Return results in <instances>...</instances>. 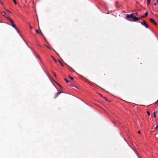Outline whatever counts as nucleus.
I'll return each instance as SVG.
<instances>
[{
  "label": "nucleus",
  "instance_id": "f257e3e1",
  "mask_svg": "<svg viewBox=\"0 0 158 158\" xmlns=\"http://www.w3.org/2000/svg\"><path fill=\"white\" fill-rule=\"evenodd\" d=\"M126 18H132L134 21H136L137 20H139L141 19L143 17H141L139 18H137L133 14H131L130 15L127 14L126 15Z\"/></svg>",
  "mask_w": 158,
  "mask_h": 158
},
{
  "label": "nucleus",
  "instance_id": "f03ea898",
  "mask_svg": "<svg viewBox=\"0 0 158 158\" xmlns=\"http://www.w3.org/2000/svg\"><path fill=\"white\" fill-rule=\"evenodd\" d=\"M7 20H9L12 24V26L18 32L19 31V30L17 29V27H16L14 23V22L12 20V19H11V18H10V17H7Z\"/></svg>",
  "mask_w": 158,
  "mask_h": 158
},
{
  "label": "nucleus",
  "instance_id": "7ed1b4c3",
  "mask_svg": "<svg viewBox=\"0 0 158 158\" xmlns=\"http://www.w3.org/2000/svg\"><path fill=\"white\" fill-rule=\"evenodd\" d=\"M140 23L141 24L144 26L146 28H149V26L147 24L146 22L143 20V22H141Z\"/></svg>",
  "mask_w": 158,
  "mask_h": 158
},
{
  "label": "nucleus",
  "instance_id": "20e7f679",
  "mask_svg": "<svg viewBox=\"0 0 158 158\" xmlns=\"http://www.w3.org/2000/svg\"><path fill=\"white\" fill-rule=\"evenodd\" d=\"M64 80L65 81L67 82V83H70V84H69V85L71 86H72V87H75L76 88H77V87L74 86V85H72L71 83V81H68V80H67L66 78H65L64 79Z\"/></svg>",
  "mask_w": 158,
  "mask_h": 158
},
{
  "label": "nucleus",
  "instance_id": "39448f33",
  "mask_svg": "<svg viewBox=\"0 0 158 158\" xmlns=\"http://www.w3.org/2000/svg\"><path fill=\"white\" fill-rule=\"evenodd\" d=\"M150 21L151 23H154L155 25H157V23H156V22L155 21V20L153 19H152V18H150Z\"/></svg>",
  "mask_w": 158,
  "mask_h": 158
},
{
  "label": "nucleus",
  "instance_id": "423d86ee",
  "mask_svg": "<svg viewBox=\"0 0 158 158\" xmlns=\"http://www.w3.org/2000/svg\"><path fill=\"white\" fill-rule=\"evenodd\" d=\"M35 31L37 33L40 34L43 36V37L45 38V37H44V35L42 33V32H41V31H39L38 30H36Z\"/></svg>",
  "mask_w": 158,
  "mask_h": 158
},
{
  "label": "nucleus",
  "instance_id": "0eeeda50",
  "mask_svg": "<svg viewBox=\"0 0 158 158\" xmlns=\"http://www.w3.org/2000/svg\"><path fill=\"white\" fill-rule=\"evenodd\" d=\"M2 14L7 19V17H9L7 15H6V13L4 12H2Z\"/></svg>",
  "mask_w": 158,
  "mask_h": 158
},
{
  "label": "nucleus",
  "instance_id": "6e6552de",
  "mask_svg": "<svg viewBox=\"0 0 158 158\" xmlns=\"http://www.w3.org/2000/svg\"><path fill=\"white\" fill-rule=\"evenodd\" d=\"M148 15V12H147L145 13V16H142V17H145L147 16Z\"/></svg>",
  "mask_w": 158,
  "mask_h": 158
},
{
  "label": "nucleus",
  "instance_id": "1a4fd4ad",
  "mask_svg": "<svg viewBox=\"0 0 158 158\" xmlns=\"http://www.w3.org/2000/svg\"><path fill=\"white\" fill-rule=\"evenodd\" d=\"M153 115H154V117L155 118H156V113L155 111L153 113Z\"/></svg>",
  "mask_w": 158,
  "mask_h": 158
},
{
  "label": "nucleus",
  "instance_id": "9d476101",
  "mask_svg": "<svg viewBox=\"0 0 158 158\" xmlns=\"http://www.w3.org/2000/svg\"><path fill=\"white\" fill-rule=\"evenodd\" d=\"M58 61L61 64V65L62 66H63V64L62 63V62L60 61V60H58Z\"/></svg>",
  "mask_w": 158,
  "mask_h": 158
},
{
  "label": "nucleus",
  "instance_id": "9b49d317",
  "mask_svg": "<svg viewBox=\"0 0 158 158\" xmlns=\"http://www.w3.org/2000/svg\"><path fill=\"white\" fill-rule=\"evenodd\" d=\"M147 1L148 4L149 5L150 2L151 0H147Z\"/></svg>",
  "mask_w": 158,
  "mask_h": 158
},
{
  "label": "nucleus",
  "instance_id": "f8f14e48",
  "mask_svg": "<svg viewBox=\"0 0 158 158\" xmlns=\"http://www.w3.org/2000/svg\"><path fill=\"white\" fill-rule=\"evenodd\" d=\"M69 77L70 79L72 80H73L74 79V78H73L71 77V76H69Z\"/></svg>",
  "mask_w": 158,
  "mask_h": 158
},
{
  "label": "nucleus",
  "instance_id": "ddd939ff",
  "mask_svg": "<svg viewBox=\"0 0 158 158\" xmlns=\"http://www.w3.org/2000/svg\"><path fill=\"white\" fill-rule=\"evenodd\" d=\"M13 1L15 5H16L17 4V2L16 0H13Z\"/></svg>",
  "mask_w": 158,
  "mask_h": 158
},
{
  "label": "nucleus",
  "instance_id": "4468645a",
  "mask_svg": "<svg viewBox=\"0 0 158 158\" xmlns=\"http://www.w3.org/2000/svg\"><path fill=\"white\" fill-rule=\"evenodd\" d=\"M147 113L148 114V116H149L150 115V112L149 111H147Z\"/></svg>",
  "mask_w": 158,
  "mask_h": 158
},
{
  "label": "nucleus",
  "instance_id": "2eb2a0df",
  "mask_svg": "<svg viewBox=\"0 0 158 158\" xmlns=\"http://www.w3.org/2000/svg\"><path fill=\"white\" fill-rule=\"evenodd\" d=\"M52 58L55 61V62H56L57 61H56V60L55 59L53 56H52Z\"/></svg>",
  "mask_w": 158,
  "mask_h": 158
},
{
  "label": "nucleus",
  "instance_id": "dca6fc26",
  "mask_svg": "<svg viewBox=\"0 0 158 158\" xmlns=\"http://www.w3.org/2000/svg\"><path fill=\"white\" fill-rule=\"evenodd\" d=\"M87 80V81L89 83H90L91 82L89 80H88V79H86Z\"/></svg>",
  "mask_w": 158,
  "mask_h": 158
},
{
  "label": "nucleus",
  "instance_id": "f3484780",
  "mask_svg": "<svg viewBox=\"0 0 158 158\" xmlns=\"http://www.w3.org/2000/svg\"><path fill=\"white\" fill-rule=\"evenodd\" d=\"M103 98H105L106 101H108L107 99V98L106 97H103Z\"/></svg>",
  "mask_w": 158,
  "mask_h": 158
},
{
  "label": "nucleus",
  "instance_id": "a211bd4d",
  "mask_svg": "<svg viewBox=\"0 0 158 158\" xmlns=\"http://www.w3.org/2000/svg\"><path fill=\"white\" fill-rule=\"evenodd\" d=\"M135 15H136V16H137L138 15V13H135Z\"/></svg>",
  "mask_w": 158,
  "mask_h": 158
},
{
  "label": "nucleus",
  "instance_id": "6ab92c4d",
  "mask_svg": "<svg viewBox=\"0 0 158 158\" xmlns=\"http://www.w3.org/2000/svg\"><path fill=\"white\" fill-rule=\"evenodd\" d=\"M156 104H158V100L155 102Z\"/></svg>",
  "mask_w": 158,
  "mask_h": 158
},
{
  "label": "nucleus",
  "instance_id": "aec40b11",
  "mask_svg": "<svg viewBox=\"0 0 158 158\" xmlns=\"http://www.w3.org/2000/svg\"><path fill=\"white\" fill-rule=\"evenodd\" d=\"M156 120L158 121V118L157 117H156Z\"/></svg>",
  "mask_w": 158,
  "mask_h": 158
},
{
  "label": "nucleus",
  "instance_id": "412c9836",
  "mask_svg": "<svg viewBox=\"0 0 158 158\" xmlns=\"http://www.w3.org/2000/svg\"><path fill=\"white\" fill-rule=\"evenodd\" d=\"M158 125H156V127L155 128V129H157V128L158 127Z\"/></svg>",
  "mask_w": 158,
  "mask_h": 158
},
{
  "label": "nucleus",
  "instance_id": "4be33fe9",
  "mask_svg": "<svg viewBox=\"0 0 158 158\" xmlns=\"http://www.w3.org/2000/svg\"><path fill=\"white\" fill-rule=\"evenodd\" d=\"M138 133H139V134H140V133H141V132H140V131H138Z\"/></svg>",
  "mask_w": 158,
  "mask_h": 158
},
{
  "label": "nucleus",
  "instance_id": "5701e85b",
  "mask_svg": "<svg viewBox=\"0 0 158 158\" xmlns=\"http://www.w3.org/2000/svg\"><path fill=\"white\" fill-rule=\"evenodd\" d=\"M6 11H8V12H9L10 13H11V12L10 11H9V10H6Z\"/></svg>",
  "mask_w": 158,
  "mask_h": 158
},
{
  "label": "nucleus",
  "instance_id": "b1692460",
  "mask_svg": "<svg viewBox=\"0 0 158 158\" xmlns=\"http://www.w3.org/2000/svg\"><path fill=\"white\" fill-rule=\"evenodd\" d=\"M157 4L156 3H154V5L156 6V5Z\"/></svg>",
  "mask_w": 158,
  "mask_h": 158
},
{
  "label": "nucleus",
  "instance_id": "393cba45",
  "mask_svg": "<svg viewBox=\"0 0 158 158\" xmlns=\"http://www.w3.org/2000/svg\"><path fill=\"white\" fill-rule=\"evenodd\" d=\"M53 74H54V75L55 76V77H56V74H55V73H53Z\"/></svg>",
  "mask_w": 158,
  "mask_h": 158
},
{
  "label": "nucleus",
  "instance_id": "a878e982",
  "mask_svg": "<svg viewBox=\"0 0 158 158\" xmlns=\"http://www.w3.org/2000/svg\"><path fill=\"white\" fill-rule=\"evenodd\" d=\"M61 93V92H60V93H59V92H58L57 94H60V93Z\"/></svg>",
  "mask_w": 158,
  "mask_h": 158
},
{
  "label": "nucleus",
  "instance_id": "bb28decb",
  "mask_svg": "<svg viewBox=\"0 0 158 158\" xmlns=\"http://www.w3.org/2000/svg\"><path fill=\"white\" fill-rule=\"evenodd\" d=\"M0 3H1L2 5H3V3L2 2H1Z\"/></svg>",
  "mask_w": 158,
  "mask_h": 158
},
{
  "label": "nucleus",
  "instance_id": "cd10ccee",
  "mask_svg": "<svg viewBox=\"0 0 158 158\" xmlns=\"http://www.w3.org/2000/svg\"><path fill=\"white\" fill-rule=\"evenodd\" d=\"M30 27L31 29H32V27L31 26H30Z\"/></svg>",
  "mask_w": 158,
  "mask_h": 158
},
{
  "label": "nucleus",
  "instance_id": "c85d7f7f",
  "mask_svg": "<svg viewBox=\"0 0 158 158\" xmlns=\"http://www.w3.org/2000/svg\"><path fill=\"white\" fill-rule=\"evenodd\" d=\"M157 1V4H158V0H156Z\"/></svg>",
  "mask_w": 158,
  "mask_h": 158
},
{
  "label": "nucleus",
  "instance_id": "c756f323",
  "mask_svg": "<svg viewBox=\"0 0 158 158\" xmlns=\"http://www.w3.org/2000/svg\"><path fill=\"white\" fill-rule=\"evenodd\" d=\"M47 46V48H49V47H48V46Z\"/></svg>",
  "mask_w": 158,
  "mask_h": 158
},
{
  "label": "nucleus",
  "instance_id": "7c9ffc66",
  "mask_svg": "<svg viewBox=\"0 0 158 158\" xmlns=\"http://www.w3.org/2000/svg\"><path fill=\"white\" fill-rule=\"evenodd\" d=\"M100 94V95L102 97V95L101 94Z\"/></svg>",
  "mask_w": 158,
  "mask_h": 158
},
{
  "label": "nucleus",
  "instance_id": "2f4dec72",
  "mask_svg": "<svg viewBox=\"0 0 158 158\" xmlns=\"http://www.w3.org/2000/svg\"><path fill=\"white\" fill-rule=\"evenodd\" d=\"M57 97V95L56 96L55 98H56Z\"/></svg>",
  "mask_w": 158,
  "mask_h": 158
},
{
  "label": "nucleus",
  "instance_id": "473e14b6",
  "mask_svg": "<svg viewBox=\"0 0 158 158\" xmlns=\"http://www.w3.org/2000/svg\"><path fill=\"white\" fill-rule=\"evenodd\" d=\"M58 85H59L60 86V85L59 84H58Z\"/></svg>",
  "mask_w": 158,
  "mask_h": 158
},
{
  "label": "nucleus",
  "instance_id": "72a5a7b5",
  "mask_svg": "<svg viewBox=\"0 0 158 158\" xmlns=\"http://www.w3.org/2000/svg\"><path fill=\"white\" fill-rule=\"evenodd\" d=\"M113 123H115L114 121H113Z\"/></svg>",
  "mask_w": 158,
  "mask_h": 158
},
{
  "label": "nucleus",
  "instance_id": "f704fd0d",
  "mask_svg": "<svg viewBox=\"0 0 158 158\" xmlns=\"http://www.w3.org/2000/svg\"><path fill=\"white\" fill-rule=\"evenodd\" d=\"M1 2H1V1L0 0V3Z\"/></svg>",
  "mask_w": 158,
  "mask_h": 158
},
{
  "label": "nucleus",
  "instance_id": "c9c22d12",
  "mask_svg": "<svg viewBox=\"0 0 158 158\" xmlns=\"http://www.w3.org/2000/svg\"><path fill=\"white\" fill-rule=\"evenodd\" d=\"M71 68L72 69H73H73H72V68Z\"/></svg>",
  "mask_w": 158,
  "mask_h": 158
}]
</instances>
